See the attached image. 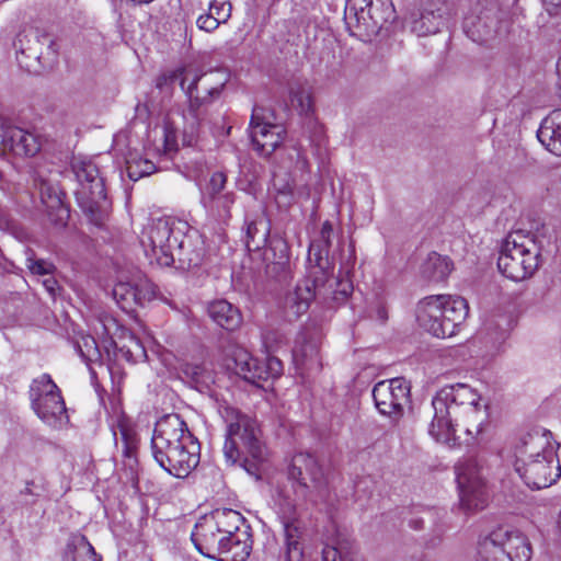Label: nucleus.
<instances>
[{
  "label": "nucleus",
  "instance_id": "1",
  "mask_svg": "<svg viewBox=\"0 0 561 561\" xmlns=\"http://www.w3.org/2000/svg\"><path fill=\"white\" fill-rule=\"evenodd\" d=\"M288 482L278 489L275 500L284 527L283 561H305L304 525L297 518L300 502L324 501L329 494L328 479L317 459L309 454H297L288 469Z\"/></svg>",
  "mask_w": 561,
  "mask_h": 561
},
{
  "label": "nucleus",
  "instance_id": "2",
  "mask_svg": "<svg viewBox=\"0 0 561 561\" xmlns=\"http://www.w3.org/2000/svg\"><path fill=\"white\" fill-rule=\"evenodd\" d=\"M432 407L434 416L428 434L436 442L447 445L455 443L459 431L471 437L478 435L488 419L481 396L466 383L442 388L433 398Z\"/></svg>",
  "mask_w": 561,
  "mask_h": 561
},
{
  "label": "nucleus",
  "instance_id": "3",
  "mask_svg": "<svg viewBox=\"0 0 561 561\" xmlns=\"http://www.w3.org/2000/svg\"><path fill=\"white\" fill-rule=\"evenodd\" d=\"M432 407L434 416L428 434L436 442L447 445L455 443L459 431L471 437L478 435L488 419L481 396L466 383L442 388L433 398Z\"/></svg>",
  "mask_w": 561,
  "mask_h": 561
},
{
  "label": "nucleus",
  "instance_id": "4",
  "mask_svg": "<svg viewBox=\"0 0 561 561\" xmlns=\"http://www.w3.org/2000/svg\"><path fill=\"white\" fill-rule=\"evenodd\" d=\"M140 244L149 264L190 270L201 265L205 250L197 231L187 221L162 217L150 220L142 229Z\"/></svg>",
  "mask_w": 561,
  "mask_h": 561
},
{
  "label": "nucleus",
  "instance_id": "5",
  "mask_svg": "<svg viewBox=\"0 0 561 561\" xmlns=\"http://www.w3.org/2000/svg\"><path fill=\"white\" fill-rule=\"evenodd\" d=\"M151 451L157 463L175 478H186L199 463L201 447L179 414L161 417L151 437Z\"/></svg>",
  "mask_w": 561,
  "mask_h": 561
},
{
  "label": "nucleus",
  "instance_id": "6",
  "mask_svg": "<svg viewBox=\"0 0 561 561\" xmlns=\"http://www.w3.org/2000/svg\"><path fill=\"white\" fill-rule=\"evenodd\" d=\"M510 460L523 482L533 490L548 488L561 477L552 434L547 430L520 436L512 447Z\"/></svg>",
  "mask_w": 561,
  "mask_h": 561
},
{
  "label": "nucleus",
  "instance_id": "7",
  "mask_svg": "<svg viewBox=\"0 0 561 561\" xmlns=\"http://www.w3.org/2000/svg\"><path fill=\"white\" fill-rule=\"evenodd\" d=\"M179 82L188 102L187 112L183 115L185 121V134L193 138L201 121L203 108L219 98L226 82L225 73L220 71L199 72L192 67L179 68L174 71L161 75L157 79V88ZM192 139H190L191 144Z\"/></svg>",
  "mask_w": 561,
  "mask_h": 561
},
{
  "label": "nucleus",
  "instance_id": "8",
  "mask_svg": "<svg viewBox=\"0 0 561 561\" xmlns=\"http://www.w3.org/2000/svg\"><path fill=\"white\" fill-rule=\"evenodd\" d=\"M227 423L224 456L227 462L241 466L256 479L261 478L267 451L260 439V431L255 420L232 409L226 408L224 415Z\"/></svg>",
  "mask_w": 561,
  "mask_h": 561
},
{
  "label": "nucleus",
  "instance_id": "9",
  "mask_svg": "<svg viewBox=\"0 0 561 561\" xmlns=\"http://www.w3.org/2000/svg\"><path fill=\"white\" fill-rule=\"evenodd\" d=\"M469 312L462 297L432 295L423 298L416 310L419 324L436 337H451Z\"/></svg>",
  "mask_w": 561,
  "mask_h": 561
},
{
  "label": "nucleus",
  "instance_id": "10",
  "mask_svg": "<svg viewBox=\"0 0 561 561\" xmlns=\"http://www.w3.org/2000/svg\"><path fill=\"white\" fill-rule=\"evenodd\" d=\"M540 250L535 239L520 230L510 232L503 240L497 259L499 271L519 282L531 276L539 266Z\"/></svg>",
  "mask_w": 561,
  "mask_h": 561
},
{
  "label": "nucleus",
  "instance_id": "11",
  "mask_svg": "<svg viewBox=\"0 0 561 561\" xmlns=\"http://www.w3.org/2000/svg\"><path fill=\"white\" fill-rule=\"evenodd\" d=\"M477 561H529L531 548L518 530L499 526L479 538Z\"/></svg>",
  "mask_w": 561,
  "mask_h": 561
},
{
  "label": "nucleus",
  "instance_id": "12",
  "mask_svg": "<svg viewBox=\"0 0 561 561\" xmlns=\"http://www.w3.org/2000/svg\"><path fill=\"white\" fill-rule=\"evenodd\" d=\"M393 19L391 0H347L345 21L359 37L376 36L383 24Z\"/></svg>",
  "mask_w": 561,
  "mask_h": 561
},
{
  "label": "nucleus",
  "instance_id": "13",
  "mask_svg": "<svg viewBox=\"0 0 561 561\" xmlns=\"http://www.w3.org/2000/svg\"><path fill=\"white\" fill-rule=\"evenodd\" d=\"M30 399L32 409L45 424L59 427L68 421L61 391L50 375L43 374L32 381Z\"/></svg>",
  "mask_w": 561,
  "mask_h": 561
},
{
  "label": "nucleus",
  "instance_id": "14",
  "mask_svg": "<svg viewBox=\"0 0 561 561\" xmlns=\"http://www.w3.org/2000/svg\"><path fill=\"white\" fill-rule=\"evenodd\" d=\"M206 517L213 522L229 543L230 553L233 557L226 561H247L252 550V536L245 518L230 508L216 510Z\"/></svg>",
  "mask_w": 561,
  "mask_h": 561
},
{
  "label": "nucleus",
  "instance_id": "15",
  "mask_svg": "<svg viewBox=\"0 0 561 561\" xmlns=\"http://www.w3.org/2000/svg\"><path fill=\"white\" fill-rule=\"evenodd\" d=\"M456 481L459 489L460 506L466 512L473 513L485 507L489 497L477 459L467 458L457 463Z\"/></svg>",
  "mask_w": 561,
  "mask_h": 561
},
{
  "label": "nucleus",
  "instance_id": "16",
  "mask_svg": "<svg viewBox=\"0 0 561 561\" xmlns=\"http://www.w3.org/2000/svg\"><path fill=\"white\" fill-rule=\"evenodd\" d=\"M328 282L329 276L324 270L308 267L306 277L299 280L295 288L285 296L284 310L287 317L297 319L306 313L316 297L327 295Z\"/></svg>",
  "mask_w": 561,
  "mask_h": 561
},
{
  "label": "nucleus",
  "instance_id": "17",
  "mask_svg": "<svg viewBox=\"0 0 561 561\" xmlns=\"http://www.w3.org/2000/svg\"><path fill=\"white\" fill-rule=\"evenodd\" d=\"M249 129L253 149L264 158L283 144L286 135L284 126L272 123L266 110L260 106L252 110Z\"/></svg>",
  "mask_w": 561,
  "mask_h": 561
},
{
  "label": "nucleus",
  "instance_id": "18",
  "mask_svg": "<svg viewBox=\"0 0 561 561\" xmlns=\"http://www.w3.org/2000/svg\"><path fill=\"white\" fill-rule=\"evenodd\" d=\"M410 387L403 378H393L377 382L373 389V398L379 413L399 419L409 402Z\"/></svg>",
  "mask_w": 561,
  "mask_h": 561
},
{
  "label": "nucleus",
  "instance_id": "19",
  "mask_svg": "<svg viewBox=\"0 0 561 561\" xmlns=\"http://www.w3.org/2000/svg\"><path fill=\"white\" fill-rule=\"evenodd\" d=\"M196 550L204 557L218 561H226L233 557L229 543L206 516L196 523L191 534Z\"/></svg>",
  "mask_w": 561,
  "mask_h": 561
},
{
  "label": "nucleus",
  "instance_id": "20",
  "mask_svg": "<svg viewBox=\"0 0 561 561\" xmlns=\"http://www.w3.org/2000/svg\"><path fill=\"white\" fill-rule=\"evenodd\" d=\"M113 297L125 311L144 306L156 297V286L145 275L138 273L130 279H119L113 287Z\"/></svg>",
  "mask_w": 561,
  "mask_h": 561
},
{
  "label": "nucleus",
  "instance_id": "21",
  "mask_svg": "<svg viewBox=\"0 0 561 561\" xmlns=\"http://www.w3.org/2000/svg\"><path fill=\"white\" fill-rule=\"evenodd\" d=\"M72 169L80 184L78 195L87 199L91 210L99 207L106 199V191L98 167L92 161L80 160L72 164Z\"/></svg>",
  "mask_w": 561,
  "mask_h": 561
},
{
  "label": "nucleus",
  "instance_id": "22",
  "mask_svg": "<svg viewBox=\"0 0 561 561\" xmlns=\"http://www.w3.org/2000/svg\"><path fill=\"white\" fill-rule=\"evenodd\" d=\"M504 15L496 7H491L476 18L467 16L463 27L473 41L484 42L507 32L508 21L503 19Z\"/></svg>",
  "mask_w": 561,
  "mask_h": 561
},
{
  "label": "nucleus",
  "instance_id": "23",
  "mask_svg": "<svg viewBox=\"0 0 561 561\" xmlns=\"http://www.w3.org/2000/svg\"><path fill=\"white\" fill-rule=\"evenodd\" d=\"M320 337L305 330L299 333L293 350V358L297 368L304 373H318L322 368L319 353Z\"/></svg>",
  "mask_w": 561,
  "mask_h": 561
},
{
  "label": "nucleus",
  "instance_id": "24",
  "mask_svg": "<svg viewBox=\"0 0 561 561\" xmlns=\"http://www.w3.org/2000/svg\"><path fill=\"white\" fill-rule=\"evenodd\" d=\"M39 150L37 138L16 126H0V154L34 156Z\"/></svg>",
  "mask_w": 561,
  "mask_h": 561
},
{
  "label": "nucleus",
  "instance_id": "25",
  "mask_svg": "<svg viewBox=\"0 0 561 561\" xmlns=\"http://www.w3.org/2000/svg\"><path fill=\"white\" fill-rule=\"evenodd\" d=\"M38 191L50 222L55 226L65 227L69 219L70 211L64 203L65 195L59 186L48 181L41 180Z\"/></svg>",
  "mask_w": 561,
  "mask_h": 561
},
{
  "label": "nucleus",
  "instance_id": "26",
  "mask_svg": "<svg viewBox=\"0 0 561 561\" xmlns=\"http://www.w3.org/2000/svg\"><path fill=\"white\" fill-rule=\"evenodd\" d=\"M14 45L20 50L21 55H25L27 58L35 60L41 59L43 45H47V50H51V54L55 55L57 53L54 41L36 27H26L20 32Z\"/></svg>",
  "mask_w": 561,
  "mask_h": 561
},
{
  "label": "nucleus",
  "instance_id": "27",
  "mask_svg": "<svg viewBox=\"0 0 561 561\" xmlns=\"http://www.w3.org/2000/svg\"><path fill=\"white\" fill-rule=\"evenodd\" d=\"M264 261L266 262V271L268 274L277 277L287 273L290 265V253L287 241L279 237L273 236L270 245L264 252Z\"/></svg>",
  "mask_w": 561,
  "mask_h": 561
},
{
  "label": "nucleus",
  "instance_id": "28",
  "mask_svg": "<svg viewBox=\"0 0 561 561\" xmlns=\"http://www.w3.org/2000/svg\"><path fill=\"white\" fill-rule=\"evenodd\" d=\"M333 227L331 222L324 221L319 237L309 245L308 263L310 268L321 267L329 276V249L332 244Z\"/></svg>",
  "mask_w": 561,
  "mask_h": 561
},
{
  "label": "nucleus",
  "instance_id": "29",
  "mask_svg": "<svg viewBox=\"0 0 561 561\" xmlns=\"http://www.w3.org/2000/svg\"><path fill=\"white\" fill-rule=\"evenodd\" d=\"M209 318L227 331L238 330L243 321L238 307L225 299L211 301L207 307Z\"/></svg>",
  "mask_w": 561,
  "mask_h": 561
},
{
  "label": "nucleus",
  "instance_id": "30",
  "mask_svg": "<svg viewBox=\"0 0 561 561\" xmlns=\"http://www.w3.org/2000/svg\"><path fill=\"white\" fill-rule=\"evenodd\" d=\"M538 140L554 156H561V108L552 111L540 124Z\"/></svg>",
  "mask_w": 561,
  "mask_h": 561
},
{
  "label": "nucleus",
  "instance_id": "31",
  "mask_svg": "<svg viewBox=\"0 0 561 561\" xmlns=\"http://www.w3.org/2000/svg\"><path fill=\"white\" fill-rule=\"evenodd\" d=\"M245 245L249 251L260 250L268 240L271 232L270 220L259 214L254 218H245Z\"/></svg>",
  "mask_w": 561,
  "mask_h": 561
},
{
  "label": "nucleus",
  "instance_id": "32",
  "mask_svg": "<svg viewBox=\"0 0 561 561\" xmlns=\"http://www.w3.org/2000/svg\"><path fill=\"white\" fill-rule=\"evenodd\" d=\"M231 9L229 0H210L208 12L197 18L196 24L198 28L206 32L215 31L220 24L229 20Z\"/></svg>",
  "mask_w": 561,
  "mask_h": 561
},
{
  "label": "nucleus",
  "instance_id": "33",
  "mask_svg": "<svg viewBox=\"0 0 561 561\" xmlns=\"http://www.w3.org/2000/svg\"><path fill=\"white\" fill-rule=\"evenodd\" d=\"M62 561H101L85 536L72 534L66 545Z\"/></svg>",
  "mask_w": 561,
  "mask_h": 561
},
{
  "label": "nucleus",
  "instance_id": "34",
  "mask_svg": "<svg viewBox=\"0 0 561 561\" xmlns=\"http://www.w3.org/2000/svg\"><path fill=\"white\" fill-rule=\"evenodd\" d=\"M283 370L282 362L276 357H267L264 362L254 360L249 374L245 375L244 380L259 385L260 381L274 379L280 376Z\"/></svg>",
  "mask_w": 561,
  "mask_h": 561
},
{
  "label": "nucleus",
  "instance_id": "35",
  "mask_svg": "<svg viewBox=\"0 0 561 561\" xmlns=\"http://www.w3.org/2000/svg\"><path fill=\"white\" fill-rule=\"evenodd\" d=\"M453 263L448 257L436 252L428 254L426 261L422 265V274L432 282L444 280L451 272Z\"/></svg>",
  "mask_w": 561,
  "mask_h": 561
},
{
  "label": "nucleus",
  "instance_id": "36",
  "mask_svg": "<svg viewBox=\"0 0 561 561\" xmlns=\"http://www.w3.org/2000/svg\"><path fill=\"white\" fill-rule=\"evenodd\" d=\"M202 202L217 220L227 222L231 217L230 209L236 202V195L232 192H226Z\"/></svg>",
  "mask_w": 561,
  "mask_h": 561
},
{
  "label": "nucleus",
  "instance_id": "37",
  "mask_svg": "<svg viewBox=\"0 0 561 561\" xmlns=\"http://www.w3.org/2000/svg\"><path fill=\"white\" fill-rule=\"evenodd\" d=\"M76 348L82 360L93 374L92 365L100 364L102 358V354L95 339L89 334H82L76 341Z\"/></svg>",
  "mask_w": 561,
  "mask_h": 561
},
{
  "label": "nucleus",
  "instance_id": "38",
  "mask_svg": "<svg viewBox=\"0 0 561 561\" xmlns=\"http://www.w3.org/2000/svg\"><path fill=\"white\" fill-rule=\"evenodd\" d=\"M291 104L297 107L301 114H308L312 111V98L310 88L302 82H295L289 88Z\"/></svg>",
  "mask_w": 561,
  "mask_h": 561
},
{
  "label": "nucleus",
  "instance_id": "39",
  "mask_svg": "<svg viewBox=\"0 0 561 561\" xmlns=\"http://www.w3.org/2000/svg\"><path fill=\"white\" fill-rule=\"evenodd\" d=\"M117 347L129 362L137 363L147 357L145 346L140 340L131 333L125 336L123 343Z\"/></svg>",
  "mask_w": 561,
  "mask_h": 561
},
{
  "label": "nucleus",
  "instance_id": "40",
  "mask_svg": "<svg viewBox=\"0 0 561 561\" xmlns=\"http://www.w3.org/2000/svg\"><path fill=\"white\" fill-rule=\"evenodd\" d=\"M251 354L242 348L236 347L232 352L231 364H228V368L232 369L238 376L245 378V375L251 370L252 365H254V360Z\"/></svg>",
  "mask_w": 561,
  "mask_h": 561
},
{
  "label": "nucleus",
  "instance_id": "41",
  "mask_svg": "<svg viewBox=\"0 0 561 561\" xmlns=\"http://www.w3.org/2000/svg\"><path fill=\"white\" fill-rule=\"evenodd\" d=\"M332 271L333 268L329 266V282L325 286L327 295L322 297L328 298L330 295H332V299L335 301L345 300L352 293L353 286L348 280H337L333 278Z\"/></svg>",
  "mask_w": 561,
  "mask_h": 561
},
{
  "label": "nucleus",
  "instance_id": "42",
  "mask_svg": "<svg viewBox=\"0 0 561 561\" xmlns=\"http://www.w3.org/2000/svg\"><path fill=\"white\" fill-rule=\"evenodd\" d=\"M126 171L130 180L137 181L142 176L150 175L151 173H153L156 171V165L147 159H127Z\"/></svg>",
  "mask_w": 561,
  "mask_h": 561
},
{
  "label": "nucleus",
  "instance_id": "43",
  "mask_svg": "<svg viewBox=\"0 0 561 561\" xmlns=\"http://www.w3.org/2000/svg\"><path fill=\"white\" fill-rule=\"evenodd\" d=\"M227 183V174L222 171H216L211 174L209 182L206 186L202 199H208L214 196L224 194L222 191Z\"/></svg>",
  "mask_w": 561,
  "mask_h": 561
},
{
  "label": "nucleus",
  "instance_id": "44",
  "mask_svg": "<svg viewBox=\"0 0 561 561\" xmlns=\"http://www.w3.org/2000/svg\"><path fill=\"white\" fill-rule=\"evenodd\" d=\"M26 266L32 274L39 276L53 275L55 271L53 263L42 259L28 257Z\"/></svg>",
  "mask_w": 561,
  "mask_h": 561
},
{
  "label": "nucleus",
  "instance_id": "45",
  "mask_svg": "<svg viewBox=\"0 0 561 561\" xmlns=\"http://www.w3.org/2000/svg\"><path fill=\"white\" fill-rule=\"evenodd\" d=\"M119 431L124 444L123 454L125 457L129 458L131 457L135 448L133 433L125 426H119Z\"/></svg>",
  "mask_w": 561,
  "mask_h": 561
},
{
  "label": "nucleus",
  "instance_id": "46",
  "mask_svg": "<svg viewBox=\"0 0 561 561\" xmlns=\"http://www.w3.org/2000/svg\"><path fill=\"white\" fill-rule=\"evenodd\" d=\"M322 561H343L342 552L335 546L327 545L322 549Z\"/></svg>",
  "mask_w": 561,
  "mask_h": 561
},
{
  "label": "nucleus",
  "instance_id": "47",
  "mask_svg": "<svg viewBox=\"0 0 561 561\" xmlns=\"http://www.w3.org/2000/svg\"><path fill=\"white\" fill-rule=\"evenodd\" d=\"M546 10L550 15L561 14V0H542Z\"/></svg>",
  "mask_w": 561,
  "mask_h": 561
},
{
  "label": "nucleus",
  "instance_id": "48",
  "mask_svg": "<svg viewBox=\"0 0 561 561\" xmlns=\"http://www.w3.org/2000/svg\"><path fill=\"white\" fill-rule=\"evenodd\" d=\"M43 286L51 297H55L58 283L51 275H48V277L43 280Z\"/></svg>",
  "mask_w": 561,
  "mask_h": 561
},
{
  "label": "nucleus",
  "instance_id": "49",
  "mask_svg": "<svg viewBox=\"0 0 561 561\" xmlns=\"http://www.w3.org/2000/svg\"><path fill=\"white\" fill-rule=\"evenodd\" d=\"M37 489H38V486L35 484L34 481H27L25 483L24 489L21 490V494L37 496L38 495Z\"/></svg>",
  "mask_w": 561,
  "mask_h": 561
},
{
  "label": "nucleus",
  "instance_id": "50",
  "mask_svg": "<svg viewBox=\"0 0 561 561\" xmlns=\"http://www.w3.org/2000/svg\"><path fill=\"white\" fill-rule=\"evenodd\" d=\"M204 167L205 165L202 161H196V168L192 171L190 178H192L195 181L198 180L204 173Z\"/></svg>",
  "mask_w": 561,
  "mask_h": 561
},
{
  "label": "nucleus",
  "instance_id": "51",
  "mask_svg": "<svg viewBox=\"0 0 561 561\" xmlns=\"http://www.w3.org/2000/svg\"><path fill=\"white\" fill-rule=\"evenodd\" d=\"M423 523H424L423 518H413L410 520V526L414 529H421V528H423Z\"/></svg>",
  "mask_w": 561,
  "mask_h": 561
},
{
  "label": "nucleus",
  "instance_id": "52",
  "mask_svg": "<svg viewBox=\"0 0 561 561\" xmlns=\"http://www.w3.org/2000/svg\"><path fill=\"white\" fill-rule=\"evenodd\" d=\"M557 75H558V90H559V95L561 98V57L559 58V60L557 62Z\"/></svg>",
  "mask_w": 561,
  "mask_h": 561
},
{
  "label": "nucleus",
  "instance_id": "53",
  "mask_svg": "<svg viewBox=\"0 0 561 561\" xmlns=\"http://www.w3.org/2000/svg\"><path fill=\"white\" fill-rule=\"evenodd\" d=\"M191 374H192L193 378L198 380V377L201 374V367H198V366L193 367Z\"/></svg>",
  "mask_w": 561,
  "mask_h": 561
},
{
  "label": "nucleus",
  "instance_id": "54",
  "mask_svg": "<svg viewBox=\"0 0 561 561\" xmlns=\"http://www.w3.org/2000/svg\"><path fill=\"white\" fill-rule=\"evenodd\" d=\"M347 561H366L363 557H358V556H355V557H352L350 560Z\"/></svg>",
  "mask_w": 561,
  "mask_h": 561
}]
</instances>
